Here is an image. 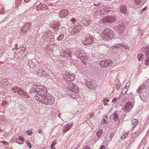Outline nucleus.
<instances>
[{"label":"nucleus","instance_id":"f257e3e1","mask_svg":"<svg viewBox=\"0 0 149 149\" xmlns=\"http://www.w3.org/2000/svg\"><path fill=\"white\" fill-rule=\"evenodd\" d=\"M114 32L109 29H105L101 33L102 39L106 41L110 40L114 37Z\"/></svg>","mask_w":149,"mask_h":149},{"label":"nucleus","instance_id":"f03ea898","mask_svg":"<svg viewBox=\"0 0 149 149\" xmlns=\"http://www.w3.org/2000/svg\"><path fill=\"white\" fill-rule=\"evenodd\" d=\"M81 40L82 43L85 46L90 45L94 42L93 37L89 34L83 36L81 37Z\"/></svg>","mask_w":149,"mask_h":149},{"label":"nucleus","instance_id":"7ed1b4c3","mask_svg":"<svg viewBox=\"0 0 149 149\" xmlns=\"http://www.w3.org/2000/svg\"><path fill=\"white\" fill-rule=\"evenodd\" d=\"M45 92H47V89L45 87L35 84L32 86L30 93H36L38 94Z\"/></svg>","mask_w":149,"mask_h":149},{"label":"nucleus","instance_id":"20e7f679","mask_svg":"<svg viewBox=\"0 0 149 149\" xmlns=\"http://www.w3.org/2000/svg\"><path fill=\"white\" fill-rule=\"evenodd\" d=\"M75 75L73 74L67 73L63 77L64 80L68 82H72L75 79Z\"/></svg>","mask_w":149,"mask_h":149},{"label":"nucleus","instance_id":"39448f33","mask_svg":"<svg viewBox=\"0 0 149 149\" xmlns=\"http://www.w3.org/2000/svg\"><path fill=\"white\" fill-rule=\"evenodd\" d=\"M134 105L130 101L127 102L125 106L122 108V110L124 112H128L133 108Z\"/></svg>","mask_w":149,"mask_h":149},{"label":"nucleus","instance_id":"423d86ee","mask_svg":"<svg viewBox=\"0 0 149 149\" xmlns=\"http://www.w3.org/2000/svg\"><path fill=\"white\" fill-rule=\"evenodd\" d=\"M46 92H45L41 93H37V95L35 96L36 99L37 101L42 103L43 98L47 95Z\"/></svg>","mask_w":149,"mask_h":149},{"label":"nucleus","instance_id":"0eeeda50","mask_svg":"<svg viewBox=\"0 0 149 149\" xmlns=\"http://www.w3.org/2000/svg\"><path fill=\"white\" fill-rule=\"evenodd\" d=\"M67 87L70 89L72 92H74L75 94H77L79 92V90L78 86L75 84L71 83L69 86L67 85Z\"/></svg>","mask_w":149,"mask_h":149},{"label":"nucleus","instance_id":"6e6552de","mask_svg":"<svg viewBox=\"0 0 149 149\" xmlns=\"http://www.w3.org/2000/svg\"><path fill=\"white\" fill-rule=\"evenodd\" d=\"M113 64L112 61L111 60H104L100 62L101 67H105L110 66Z\"/></svg>","mask_w":149,"mask_h":149},{"label":"nucleus","instance_id":"1a4fd4ad","mask_svg":"<svg viewBox=\"0 0 149 149\" xmlns=\"http://www.w3.org/2000/svg\"><path fill=\"white\" fill-rule=\"evenodd\" d=\"M81 27L79 25L75 26L73 28L70 27L69 29V31L71 34H74L75 33H79L81 29Z\"/></svg>","mask_w":149,"mask_h":149},{"label":"nucleus","instance_id":"9d476101","mask_svg":"<svg viewBox=\"0 0 149 149\" xmlns=\"http://www.w3.org/2000/svg\"><path fill=\"white\" fill-rule=\"evenodd\" d=\"M125 29V26L123 24H119L114 27V29L116 32L119 34H121L123 33Z\"/></svg>","mask_w":149,"mask_h":149},{"label":"nucleus","instance_id":"9b49d317","mask_svg":"<svg viewBox=\"0 0 149 149\" xmlns=\"http://www.w3.org/2000/svg\"><path fill=\"white\" fill-rule=\"evenodd\" d=\"M116 20V18L115 16H107L104 18L103 22H104L112 23Z\"/></svg>","mask_w":149,"mask_h":149},{"label":"nucleus","instance_id":"f8f14e48","mask_svg":"<svg viewBox=\"0 0 149 149\" xmlns=\"http://www.w3.org/2000/svg\"><path fill=\"white\" fill-rule=\"evenodd\" d=\"M72 54V52L71 51H68L67 49L63 50L61 53V56L65 58L70 57Z\"/></svg>","mask_w":149,"mask_h":149},{"label":"nucleus","instance_id":"ddd939ff","mask_svg":"<svg viewBox=\"0 0 149 149\" xmlns=\"http://www.w3.org/2000/svg\"><path fill=\"white\" fill-rule=\"evenodd\" d=\"M52 32L50 31H48L44 33L43 36L47 40L51 39L52 37Z\"/></svg>","mask_w":149,"mask_h":149},{"label":"nucleus","instance_id":"4468645a","mask_svg":"<svg viewBox=\"0 0 149 149\" xmlns=\"http://www.w3.org/2000/svg\"><path fill=\"white\" fill-rule=\"evenodd\" d=\"M48 102H46V101H45L44 103H45V104L48 105L49 104H52L54 103V99L53 97H51L50 96H48Z\"/></svg>","mask_w":149,"mask_h":149},{"label":"nucleus","instance_id":"2eb2a0df","mask_svg":"<svg viewBox=\"0 0 149 149\" xmlns=\"http://www.w3.org/2000/svg\"><path fill=\"white\" fill-rule=\"evenodd\" d=\"M73 124H67L65 125L63 129V131L65 133L68 131L72 127Z\"/></svg>","mask_w":149,"mask_h":149},{"label":"nucleus","instance_id":"dca6fc26","mask_svg":"<svg viewBox=\"0 0 149 149\" xmlns=\"http://www.w3.org/2000/svg\"><path fill=\"white\" fill-rule=\"evenodd\" d=\"M68 14V12L65 10H61L60 11L59 16L61 17H65Z\"/></svg>","mask_w":149,"mask_h":149},{"label":"nucleus","instance_id":"f3484780","mask_svg":"<svg viewBox=\"0 0 149 149\" xmlns=\"http://www.w3.org/2000/svg\"><path fill=\"white\" fill-rule=\"evenodd\" d=\"M120 10L121 13L125 14L127 13V9L125 5H122L120 7Z\"/></svg>","mask_w":149,"mask_h":149},{"label":"nucleus","instance_id":"a211bd4d","mask_svg":"<svg viewBox=\"0 0 149 149\" xmlns=\"http://www.w3.org/2000/svg\"><path fill=\"white\" fill-rule=\"evenodd\" d=\"M12 90L13 91L14 93H18L20 92L21 91H22V89L19 87H18L17 86H16L15 87L12 88Z\"/></svg>","mask_w":149,"mask_h":149},{"label":"nucleus","instance_id":"6ab92c4d","mask_svg":"<svg viewBox=\"0 0 149 149\" xmlns=\"http://www.w3.org/2000/svg\"><path fill=\"white\" fill-rule=\"evenodd\" d=\"M79 59L81 60H82L81 61V62L85 65H86L87 64L86 62L87 61V59L85 55L84 54V56L82 58L81 57H79Z\"/></svg>","mask_w":149,"mask_h":149},{"label":"nucleus","instance_id":"aec40b11","mask_svg":"<svg viewBox=\"0 0 149 149\" xmlns=\"http://www.w3.org/2000/svg\"><path fill=\"white\" fill-rule=\"evenodd\" d=\"M82 23L85 26H87L89 25L90 23V20H86L85 19L83 20L82 21Z\"/></svg>","mask_w":149,"mask_h":149},{"label":"nucleus","instance_id":"412c9836","mask_svg":"<svg viewBox=\"0 0 149 149\" xmlns=\"http://www.w3.org/2000/svg\"><path fill=\"white\" fill-rule=\"evenodd\" d=\"M144 57L142 53H140L138 54L137 56V58L139 61L143 60Z\"/></svg>","mask_w":149,"mask_h":149},{"label":"nucleus","instance_id":"4be33fe9","mask_svg":"<svg viewBox=\"0 0 149 149\" xmlns=\"http://www.w3.org/2000/svg\"><path fill=\"white\" fill-rule=\"evenodd\" d=\"M123 46V45L120 43L117 44L115 45L112 46V48L113 49L118 48L122 47Z\"/></svg>","mask_w":149,"mask_h":149},{"label":"nucleus","instance_id":"5701e85b","mask_svg":"<svg viewBox=\"0 0 149 149\" xmlns=\"http://www.w3.org/2000/svg\"><path fill=\"white\" fill-rule=\"evenodd\" d=\"M128 88L127 86H125L124 88H123L122 90V93L123 95H125L127 92Z\"/></svg>","mask_w":149,"mask_h":149},{"label":"nucleus","instance_id":"b1692460","mask_svg":"<svg viewBox=\"0 0 149 149\" xmlns=\"http://www.w3.org/2000/svg\"><path fill=\"white\" fill-rule=\"evenodd\" d=\"M128 132L125 133V132H123L121 134V138L122 139H123L127 137L128 136Z\"/></svg>","mask_w":149,"mask_h":149},{"label":"nucleus","instance_id":"393cba45","mask_svg":"<svg viewBox=\"0 0 149 149\" xmlns=\"http://www.w3.org/2000/svg\"><path fill=\"white\" fill-rule=\"evenodd\" d=\"M18 139L19 140H21L22 142L20 143H18V144L21 145L23 144L24 142V139L22 136H20L18 137Z\"/></svg>","mask_w":149,"mask_h":149},{"label":"nucleus","instance_id":"a878e982","mask_svg":"<svg viewBox=\"0 0 149 149\" xmlns=\"http://www.w3.org/2000/svg\"><path fill=\"white\" fill-rule=\"evenodd\" d=\"M108 119V118L107 116H104L102 120V123L103 124H105L106 123V121Z\"/></svg>","mask_w":149,"mask_h":149},{"label":"nucleus","instance_id":"bb28decb","mask_svg":"<svg viewBox=\"0 0 149 149\" xmlns=\"http://www.w3.org/2000/svg\"><path fill=\"white\" fill-rule=\"evenodd\" d=\"M132 124L133 125H135V126H136L138 123V120L136 119H134L132 121Z\"/></svg>","mask_w":149,"mask_h":149},{"label":"nucleus","instance_id":"cd10ccee","mask_svg":"<svg viewBox=\"0 0 149 149\" xmlns=\"http://www.w3.org/2000/svg\"><path fill=\"white\" fill-rule=\"evenodd\" d=\"M103 104L105 106H106L107 104V102L109 101V100L107 98H104L103 100Z\"/></svg>","mask_w":149,"mask_h":149},{"label":"nucleus","instance_id":"c85d7f7f","mask_svg":"<svg viewBox=\"0 0 149 149\" xmlns=\"http://www.w3.org/2000/svg\"><path fill=\"white\" fill-rule=\"evenodd\" d=\"M103 12L105 14H108L109 12L111 11L110 10H109V8H107L104 9V10Z\"/></svg>","mask_w":149,"mask_h":149},{"label":"nucleus","instance_id":"c756f323","mask_svg":"<svg viewBox=\"0 0 149 149\" xmlns=\"http://www.w3.org/2000/svg\"><path fill=\"white\" fill-rule=\"evenodd\" d=\"M60 26V25L58 22L56 23L53 26V27L54 29H58L59 27Z\"/></svg>","mask_w":149,"mask_h":149},{"label":"nucleus","instance_id":"7c9ffc66","mask_svg":"<svg viewBox=\"0 0 149 149\" xmlns=\"http://www.w3.org/2000/svg\"><path fill=\"white\" fill-rule=\"evenodd\" d=\"M142 0H134V3L137 5H140L142 2Z\"/></svg>","mask_w":149,"mask_h":149},{"label":"nucleus","instance_id":"2f4dec72","mask_svg":"<svg viewBox=\"0 0 149 149\" xmlns=\"http://www.w3.org/2000/svg\"><path fill=\"white\" fill-rule=\"evenodd\" d=\"M64 37L63 35H59L57 38V39L58 41L62 40Z\"/></svg>","mask_w":149,"mask_h":149},{"label":"nucleus","instance_id":"473e14b6","mask_svg":"<svg viewBox=\"0 0 149 149\" xmlns=\"http://www.w3.org/2000/svg\"><path fill=\"white\" fill-rule=\"evenodd\" d=\"M102 133V130H100L97 132L96 134L98 137L99 138L101 136Z\"/></svg>","mask_w":149,"mask_h":149},{"label":"nucleus","instance_id":"72a5a7b5","mask_svg":"<svg viewBox=\"0 0 149 149\" xmlns=\"http://www.w3.org/2000/svg\"><path fill=\"white\" fill-rule=\"evenodd\" d=\"M113 118L115 120H116L118 118V114L116 112H114L113 113Z\"/></svg>","mask_w":149,"mask_h":149},{"label":"nucleus","instance_id":"f704fd0d","mask_svg":"<svg viewBox=\"0 0 149 149\" xmlns=\"http://www.w3.org/2000/svg\"><path fill=\"white\" fill-rule=\"evenodd\" d=\"M48 98V96L47 95L44 97V99H43L42 102V103L44 104H45V103H44L45 101H46V102H48V99H47Z\"/></svg>","mask_w":149,"mask_h":149},{"label":"nucleus","instance_id":"c9c22d12","mask_svg":"<svg viewBox=\"0 0 149 149\" xmlns=\"http://www.w3.org/2000/svg\"><path fill=\"white\" fill-rule=\"evenodd\" d=\"M145 64L146 65H149V57H148L145 60Z\"/></svg>","mask_w":149,"mask_h":149},{"label":"nucleus","instance_id":"e433bc0d","mask_svg":"<svg viewBox=\"0 0 149 149\" xmlns=\"http://www.w3.org/2000/svg\"><path fill=\"white\" fill-rule=\"evenodd\" d=\"M8 103V102L3 101L1 103V105L3 107H4L5 106V105L7 104Z\"/></svg>","mask_w":149,"mask_h":149},{"label":"nucleus","instance_id":"4c0bfd02","mask_svg":"<svg viewBox=\"0 0 149 149\" xmlns=\"http://www.w3.org/2000/svg\"><path fill=\"white\" fill-rule=\"evenodd\" d=\"M24 93H25V92L22 90V91H21L20 92H18V94L21 96H24Z\"/></svg>","mask_w":149,"mask_h":149},{"label":"nucleus","instance_id":"58836bf2","mask_svg":"<svg viewBox=\"0 0 149 149\" xmlns=\"http://www.w3.org/2000/svg\"><path fill=\"white\" fill-rule=\"evenodd\" d=\"M147 8H148V6H146L142 10H141L140 14H142L144 11L146 10H147Z\"/></svg>","mask_w":149,"mask_h":149},{"label":"nucleus","instance_id":"ea45409f","mask_svg":"<svg viewBox=\"0 0 149 149\" xmlns=\"http://www.w3.org/2000/svg\"><path fill=\"white\" fill-rule=\"evenodd\" d=\"M1 143L3 144L4 145L6 146H8L9 145V143H8L3 141H1Z\"/></svg>","mask_w":149,"mask_h":149},{"label":"nucleus","instance_id":"a19ab883","mask_svg":"<svg viewBox=\"0 0 149 149\" xmlns=\"http://www.w3.org/2000/svg\"><path fill=\"white\" fill-rule=\"evenodd\" d=\"M42 8H44L45 10H47L48 9V6L45 4H43L42 5Z\"/></svg>","mask_w":149,"mask_h":149},{"label":"nucleus","instance_id":"79ce46f5","mask_svg":"<svg viewBox=\"0 0 149 149\" xmlns=\"http://www.w3.org/2000/svg\"><path fill=\"white\" fill-rule=\"evenodd\" d=\"M57 143L56 141L54 140L52 144H51V147H53L54 145H55Z\"/></svg>","mask_w":149,"mask_h":149},{"label":"nucleus","instance_id":"37998d69","mask_svg":"<svg viewBox=\"0 0 149 149\" xmlns=\"http://www.w3.org/2000/svg\"><path fill=\"white\" fill-rule=\"evenodd\" d=\"M26 133L28 135H31L32 133V132L31 130H29L26 131Z\"/></svg>","mask_w":149,"mask_h":149},{"label":"nucleus","instance_id":"c03bdc74","mask_svg":"<svg viewBox=\"0 0 149 149\" xmlns=\"http://www.w3.org/2000/svg\"><path fill=\"white\" fill-rule=\"evenodd\" d=\"M26 144L29 148H32V146L30 143L27 142Z\"/></svg>","mask_w":149,"mask_h":149},{"label":"nucleus","instance_id":"a18cd8bd","mask_svg":"<svg viewBox=\"0 0 149 149\" xmlns=\"http://www.w3.org/2000/svg\"><path fill=\"white\" fill-rule=\"evenodd\" d=\"M84 56V55H83L82 54H79L77 56L78 58H79V57H80L82 58Z\"/></svg>","mask_w":149,"mask_h":149},{"label":"nucleus","instance_id":"49530a36","mask_svg":"<svg viewBox=\"0 0 149 149\" xmlns=\"http://www.w3.org/2000/svg\"><path fill=\"white\" fill-rule=\"evenodd\" d=\"M94 113L93 112L90 113L89 114V117L90 118H92L94 115Z\"/></svg>","mask_w":149,"mask_h":149},{"label":"nucleus","instance_id":"de8ad7c7","mask_svg":"<svg viewBox=\"0 0 149 149\" xmlns=\"http://www.w3.org/2000/svg\"><path fill=\"white\" fill-rule=\"evenodd\" d=\"M15 49L16 50L18 49V45L17 44H16L15 45Z\"/></svg>","mask_w":149,"mask_h":149},{"label":"nucleus","instance_id":"09e8293b","mask_svg":"<svg viewBox=\"0 0 149 149\" xmlns=\"http://www.w3.org/2000/svg\"><path fill=\"white\" fill-rule=\"evenodd\" d=\"M24 96H25V97H27L28 98H29V95H28L26 92L25 93H24Z\"/></svg>","mask_w":149,"mask_h":149},{"label":"nucleus","instance_id":"8fccbe9b","mask_svg":"<svg viewBox=\"0 0 149 149\" xmlns=\"http://www.w3.org/2000/svg\"><path fill=\"white\" fill-rule=\"evenodd\" d=\"M137 132H135L132 135V137H135L137 136Z\"/></svg>","mask_w":149,"mask_h":149},{"label":"nucleus","instance_id":"3c124183","mask_svg":"<svg viewBox=\"0 0 149 149\" xmlns=\"http://www.w3.org/2000/svg\"><path fill=\"white\" fill-rule=\"evenodd\" d=\"M71 20L72 22L73 23H74V22H75L76 21V20L74 18H73L71 19Z\"/></svg>","mask_w":149,"mask_h":149},{"label":"nucleus","instance_id":"603ef678","mask_svg":"<svg viewBox=\"0 0 149 149\" xmlns=\"http://www.w3.org/2000/svg\"><path fill=\"white\" fill-rule=\"evenodd\" d=\"M118 100V99H117L116 98H115L113 99L112 100V102H116Z\"/></svg>","mask_w":149,"mask_h":149},{"label":"nucleus","instance_id":"864d4df0","mask_svg":"<svg viewBox=\"0 0 149 149\" xmlns=\"http://www.w3.org/2000/svg\"><path fill=\"white\" fill-rule=\"evenodd\" d=\"M146 56H148L149 55V50L147 51L146 52Z\"/></svg>","mask_w":149,"mask_h":149},{"label":"nucleus","instance_id":"5fc2aeb1","mask_svg":"<svg viewBox=\"0 0 149 149\" xmlns=\"http://www.w3.org/2000/svg\"><path fill=\"white\" fill-rule=\"evenodd\" d=\"M105 147L104 146L102 145L100 146V149H104Z\"/></svg>","mask_w":149,"mask_h":149},{"label":"nucleus","instance_id":"6e6d98bb","mask_svg":"<svg viewBox=\"0 0 149 149\" xmlns=\"http://www.w3.org/2000/svg\"><path fill=\"white\" fill-rule=\"evenodd\" d=\"M83 149H90L89 147L86 146L85 148H84Z\"/></svg>","mask_w":149,"mask_h":149},{"label":"nucleus","instance_id":"4d7b16f0","mask_svg":"<svg viewBox=\"0 0 149 149\" xmlns=\"http://www.w3.org/2000/svg\"><path fill=\"white\" fill-rule=\"evenodd\" d=\"M8 135V133L7 132H5L4 134L5 136H7Z\"/></svg>","mask_w":149,"mask_h":149},{"label":"nucleus","instance_id":"13d9d810","mask_svg":"<svg viewBox=\"0 0 149 149\" xmlns=\"http://www.w3.org/2000/svg\"><path fill=\"white\" fill-rule=\"evenodd\" d=\"M149 49V45L147 46V47H146V49H145L146 50H147V49Z\"/></svg>","mask_w":149,"mask_h":149},{"label":"nucleus","instance_id":"bf43d9fd","mask_svg":"<svg viewBox=\"0 0 149 149\" xmlns=\"http://www.w3.org/2000/svg\"><path fill=\"white\" fill-rule=\"evenodd\" d=\"M30 0H24V1L26 2H28Z\"/></svg>","mask_w":149,"mask_h":149},{"label":"nucleus","instance_id":"052dcab7","mask_svg":"<svg viewBox=\"0 0 149 149\" xmlns=\"http://www.w3.org/2000/svg\"><path fill=\"white\" fill-rule=\"evenodd\" d=\"M72 97L74 98H75L76 97V96L75 95H74V96H72Z\"/></svg>","mask_w":149,"mask_h":149},{"label":"nucleus","instance_id":"680f3d73","mask_svg":"<svg viewBox=\"0 0 149 149\" xmlns=\"http://www.w3.org/2000/svg\"><path fill=\"white\" fill-rule=\"evenodd\" d=\"M15 49V48H13L12 49V50H13V51H14Z\"/></svg>","mask_w":149,"mask_h":149},{"label":"nucleus","instance_id":"e2e57ef3","mask_svg":"<svg viewBox=\"0 0 149 149\" xmlns=\"http://www.w3.org/2000/svg\"><path fill=\"white\" fill-rule=\"evenodd\" d=\"M51 148H52V149H55V148L53 147Z\"/></svg>","mask_w":149,"mask_h":149},{"label":"nucleus","instance_id":"0e129e2a","mask_svg":"<svg viewBox=\"0 0 149 149\" xmlns=\"http://www.w3.org/2000/svg\"><path fill=\"white\" fill-rule=\"evenodd\" d=\"M3 8H2V9H1V10H0V12H1V10H3Z\"/></svg>","mask_w":149,"mask_h":149},{"label":"nucleus","instance_id":"69168bd1","mask_svg":"<svg viewBox=\"0 0 149 149\" xmlns=\"http://www.w3.org/2000/svg\"><path fill=\"white\" fill-rule=\"evenodd\" d=\"M74 149H78V148H77L76 147L75 148H74Z\"/></svg>","mask_w":149,"mask_h":149},{"label":"nucleus","instance_id":"338daca9","mask_svg":"<svg viewBox=\"0 0 149 149\" xmlns=\"http://www.w3.org/2000/svg\"><path fill=\"white\" fill-rule=\"evenodd\" d=\"M2 130V129H1V130H0V132Z\"/></svg>","mask_w":149,"mask_h":149},{"label":"nucleus","instance_id":"774afa93","mask_svg":"<svg viewBox=\"0 0 149 149\" xmlns=\"http://www.w3.org/2000/svg\"><path fill=\"white\" fill-rule=\"evenodd\" d=\"M122 1L123 0H121Z\"/></svg>","mask_w":149,"mask_h":149}]
</instances>
